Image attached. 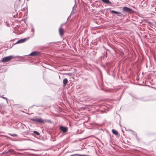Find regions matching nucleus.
Returning <instances> with one entry per match:
<instances>
[{
	"label": "nucleus",
	"instance_id": "f257e3e1",
	"mask_svg": "<svg viewBox=\"0 0 156 156\" xmlns=\"http://www.w3.org/2000/svg\"><path fill=\"white\" fill-rule=\"evenodd\" d=\"M14 57L13 56H10L7 57H5L2 60L1 62H9L12 59L14 58Z\"/></svg>",
	"mask_w": 156,
	"mask_h": 156
},
{
	"label": "nucleus",
	"instance_id": "f03ea898",
	"mask_svg": "<svg viewBox=\"0 0 156 156\" xmlns=\"http://www.w3.org/2000/svg\"><path fill=\"white\" fill-rule=\"evenodd\" d=\"M123 11L124 12H128L129 13H132L133 12V11L132 9L126 7H123Z\"/></svg>",
	"mask_w": 156,
	"mask_h": 156
},
{
	"label": "nucleus",
	"instance_id": "7ed1b4c3",
	"mask_svg": "<svg viewBox=\"0 0 156 156\" xmlns=\"http://www.w3.org/2000/svg\"><path fill=\"white\" fill-rule=\"evenodd\" d=\"M31 120L33 121L37 122L39 123H42L44 122V121L41 118L35 119H32Z\"/></svg>",
	"mask_w": 156,
	"mask_h": 156
},
{
	"label": "nucleus",
	"instance_id": "20e7f679",
	"mask_svg": "<svg viewBox=\"0 0 156 156\" xmlns=\"http://www.w3.org/2000/svg\"><path fill=\"white\" fill-rule=\"evenodd\" d=\"M40 54V52L39 51H33L30 54V55L31 56H34L38 55Z\"/></svg>",
	"mask_w": 156,
	"mask_h": 156
},
{
	"label": "nucleus",
	"instance_id": "39448f33",
	"mask_svg": "<svg viewBox=\"0 0 156 156\" xmlns=\"http://www.w3.org/2000/svg\"><path fill=\"white\" fill-rule=\"evenodd\" d=\"M64 30L61 27L59 29V33L61 36H62L64 33Z\"/></svg>",
	"mask_w": 156,
	"mask_h": 156
},
{
	"label": "nucleus",
	"instance_id": "423d86ee",
	"mask_svg": "<svg viewBox=\"0 0 156 156\" xmlns=\"http://www.w3.org/2000/svg\"><path fill=\"white\" fill-rule=\"evenodd\" d=\"M60 129L61 131H62L64 132H66L67 131L68 128L66 127L60 126Z\"/></svg>",
	"mask_w": 156,
	"mask_h": 156
},
{
	"label": "nucleus",
	"instance_id": "0eeeda50",
	"mask_svg": "<svg viewBox=\"0 0 156 156\" xmlns=\"http://www.w3.org/2000/svg\"><path fill=\"white\" fill-rule=\"evenodd\" d=\"M63 83L64 86H66L68 83V80L67 79L65 78L63 81Z\"/></svg>",
	"mask_w": 156,
	"mask_h": 156
},
{
	"label": "nucleus",
	"instance_id": "6e6552de",
	"mask_svg": "<svg viewBox=\"0 0 156 156\" xmlns=\"http://www.w3.org/2000/svg\"><path fill=\"white\" fill-rule=\"evenodd\" d=\"M27 40V39L26 38H24L23 39H20L17 42V43H20L26 41Z\"/></svg>",
	"mask_w": 156,
	"mask_h": 156
},
{
	"label": "nucleus",
	"instance_id": "1a4fd4ad",
	"mask_svg": "<svg viewBox=\"0 0 156 156\" xmlns=\"http://www.w3.org/2000/svg\"><path fill=\"white\" fill-rule=\"evenodd\" d=\"M112 133L114 134L115 135H118V132L115 129H112Z\"/></svg>",
	"mask_w": 156,
	"mask_h": 156
},
{
	"label": "nucleus",
	"instance_id": "9d476101",
	"mask_svg": "<svg viewBox=\"0 0 156 156\" xmlns=\"http://www.w3.org/2000/svg\"><path fill=\"white\" fill-rule=\"evenodd\" d=\"M111 12L112 13H114L115 14H120V12H116V11H114V10L111 11Z\"/></svg>",
	"mask_w": 156,
	"mask_h": 156
},
{
	"label": "nucleus",
	"instance_id": "9b49d317",
	"mask_svg": "<svg viewBox=\"0 0 156 156\" xmlns=\"http://www.w3.org/2000/svg\"><path fill=\"white\" fill-rule=\"evenodd\" d=\"M34 133L35 134H36V135H40L39 133L37 131H34Z\"/></svg>",
	"mask_w": 156,
	"mask_h": 156
},
{
	"label": "nucleus",
	"instance_id": "f8f14e48",
	"mask_svg": "<svg viewBox=\"0 0 156 156\" xmlns=\"http://www.w3.org/2000/svg\"><path fill=\"white\" fill-rule=\"evenodd\" d=\"M64 74L69 76H71L72 75L70 73H65V74Z\"/></svg>",
	"mask_w": 156,
	"mask_h": 156
},
{
	"label": "nucleus",
	"instance_id": "ddd939ff",
	"mask_svg": "<svg viewBox=\"0 0 156 156\" xmlns=\"http://www.w3.org/2000/svg\"><path fill=\"white\" fill-rule=\"evenodd\" d=\"M11 135L13 136H17L16 134H11Z\"/></svg>",
	"mask_w": 156,
	"mask_h": 156
},
{
	"label": "nucleus",
	"instance_id": "4468645a",
	"mask_svg": "<svg viewBox=\"0 0 156 156\" xmlns=\"http://www.w3.org/2000/svg\"><path fill=\"white\" fill-rule=\"evenodd\" d=\"M82 156V155H80L78 154H75L74 155H72L71 156Z\"/></svg>",
	"mask_w": 156,
	"mask_h": 156
}]
</instances>
